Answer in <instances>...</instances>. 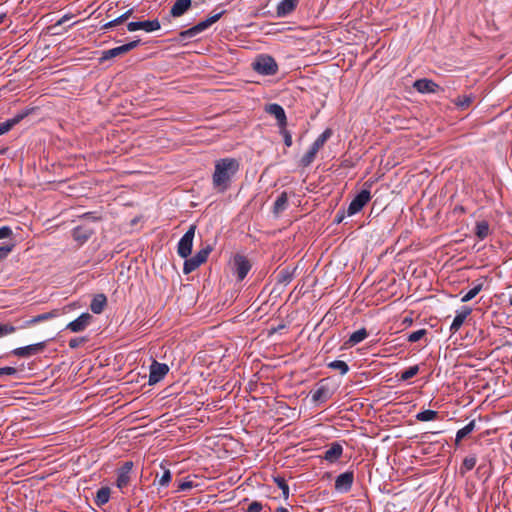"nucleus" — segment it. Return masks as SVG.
Here are the masks:
<instances>
[{"label":"nucleus","mask_w":512,"mask_h":512,"mask_svg":"<svg viewBox=\"0 0 512 512\" xmlns=\"http://www.w3.org/2000/svg\"><path fill=\"white\" fill-rule=\"evenodd\" d=\"M240 163L235 158H222L215 162V169L212 175L213 188L224 193L230 186L233 177L238 173Z\"/></svg>","instance_id":"nucleus-1"},{"label":"nucleus","mask_w":512,"mask_h":512,"mask_svg":"<svg viewBox=\"0 0 512 512\" xmlns=\"http://www.w3.org/2000/svg\"><path fill=\"white\" fill-rule=\"evenodd\" d=\"M255 72L265 76L275 75L278 71V65L275 59L269 55H259L252 63Z\"/></svg>","instance_id":"nucleus-2"},{"label":"nucleus","mask_w":512,"mask_h":512,"mask_svg":"<svg viewBox=\"0 0 512 512\" xmlns=\"http://www.w3.org/2000/svg\"><path fill=\"white\" fill-rule=\"evenodd\" d=\"M225 12H226L225 10H222V11H220L218 13H215L214 15L208 17L206 20L200 21L195 26H193V27H191V28H189V29H187L185 31L180 32L179 33V40H185V39H188V38L195 37L196 35H198L202 31H204L205 29L210 27L212 24L217 22L224 15Z\"/></svg>","instance_id":"nucleus-3"},{"label":"nucleus","mask_w":512,"mask_h":512,"mask_svg":"<svg viewBox=\"0 0 512 512\" xmlns=\"http://www.w3.org/2000/svg\"><path fill=\"white\" fill-rule=\"evenodd\" d=\"M212 251V247L207 245L199 250L192 258L186 259L183 266L184 274H189L196 270L201 264L207 261V258Z\"/></svg>","instance_id":"nucleus-4"},{"label":"nucleus","mask_w":512,"mask_h":512,"mask_svg":"<svg viewBox=\"0 0 512 512\" xmlns=\"http://www.w3.org/2000/svg\"><path fill=\"white\" fill-rule=\"evenodd\" d=\"M195 230L196 225H191L178 242L177 252L180 257L187 259L191 254Z\"/></svg>","instance_id":"nucleus-5"},{"label":"nucleus","mask_w":512,"mask_h":512,"mask_svg":"<svg viewBox=\"0 0 512 512\" xmlns=\"http://www.w3.org/2000/svg\"><path fill=\"white\" fill-rule=\"evenodd\" d=\"M139 44H140V40L138 39V40H133L124 45L105 50L102 52V55L99 58V60L101 63H103L106 60H110L115 57L122 56V55L128 53L129 51L133 50L134 48H136Z\"/></svg>","instance_id":"nucleus-6"},{"label":"nucleus","mask_w":512,"mask_h":512,"mask_svg":"<svg viewBox=\"0 0 512 512\" xmlns=\"http://www.w3.org/2000/svg\"><path fill=\"white\" fill-rule=\"evenodd\" d=\"M371 194L368 189L361 190L351 201L348 206L347 214L352 216L362 210V208L370 201Z\"/></svg>","instance_id":"nucleus-7"},{"label":"nucleus","mask_w":512,"mask_h":512,"mask_svg":"<svg viewBox=\"0 0 512 512\" xmlns=\"http://www.w3.org/2000/svg\"><path fill=\"white\" fill-rule=\"evenodd\" d=\"M251 269V263L247 257L237 254L233 259V270L238 281H242Z\"/></svg>","instance_id":"nucleus-8"},{"label":"nucleus","mask_w":512,"mask_h":512,"mask_svg":"<svg viewBox=\"0 0 512 512\" xmlns=\"http://www.w3.org/2000/svg\"><path fill=\"white\" fill-rule=\"evenodd\" d=\"M161 25L158 19L154 20H145V21H135L129 22L127 24V29L130 32L137 30H144L145 32H153L155 30L160 29Z\"/></svg>","instance_id":"nucleus-9"},{"label":"nucleus","mask_w":512,"mask_h":512,"mask_svg":"<svg viewBox=\"0 0 512 512\" xmlns=\"http://www.w3.org/2000/svg\"><path fill=\"white\" fill-rule=\"evenodd\" d=\"M168 371L169 367L166 364L154 361L150 366L149 384L153 385L161 381Z\"/></svg>","instance_id":"nucleus-10"},{"label":"nucleus","mask_w":512,"mask_h":512,"mask_svg":"<svg viewBox=\"0 0 512 512\" xmlns=\"http://www.w3.org/2000/svg\"><path fill=\"white\" fill-rule=\"evenodd\" d=\"M46 347L45 342H39L36 344L28 345L25 347H19L14 349L11 353L21 358H28L42 352Z\"/></svg>","instance_id":"nucleus-11"},{"label":"nucleus","mask_w":512,"mask_h":512,"mask_svg":"<svg viewBox=\"0 0 512 512\" xmlns=\"http://www.w3.org/2000/svg\"><path fill=\"white\" fill-rule=\"evenodd\" d=\"M354 482V472L346 471L339 476H337L335 480V489L339 492H349L352 488Z\"/></svg>","instance_id":"nucleus-12"},{"label":"nucleus","mask_w":512,"mask_h":512,"mask_svg":"<svg viewBox=\"0 0 512 512\" xmlns=\"http://www.w3.org/2000/svg\"><path fill=\"white\" fill-rule=\"evenodd\" d=\"M92 315L89 313L81 314L77 319L67 324L66 329L78 333L84 331L87 326L91 323Z\"/></svg>","instance_id":"nucleus-13"},{"label":"nucleus","mask_w":512,"mask_h":512,"mask_svg":"<svg viewBox=\"0 0 512 512\" xmlns=\"http://www.w3.org/2000/svg\"><path fill=\"white\" fill-rule=\"evenodd\" d=\"M133 468L132 461H126L119 469L116 485L119 489H123L128 486L130 482V472Z\"/></svg>","instance_id":"nucleus-14"},{"label":"nucleus","mask_w":512,"mask_h":512,"mask_svg":"<svg viewBox=\"0 0 512 512\" xmlns=\"http://www.w3.org/2000/svg\"><path fill=\"white\" fill-rule=\"evenodd\" d=\"M265 110L267 113L276 118L279 128L287 126V117L281 105L277 103L269 104Z\"/></svg>","instance_id":"nucleus-15"},{"label":"nucleus","mask_w":512,"mask_h":512,"mask_svg":"<svg viewBox=\"0 0 512 512\" xmlns=\"http://www.w3.org/2000/svg\"><path fill=\"white\" fill-rule=\"evenodd\" d=\"M94 232L93 228L86 224H82L73 229L72 236L75 241L83 244L94 234Z\"/></svg>","instance_id":"nucleus-16"},{"label":"nucleus","mask_w":512,"mask_h":512,"mask_svg":"<svg viewBox=\"0 0 512 512\" xmlns=\"http://www.w3.org/2000/svg\"><path fill=\"white\" fill-rule=\"evenodd\" d=\"M413 86L420 93H436L441 89L437 83L426 78L416 80Z\"/></svg>","instance_id":"nucleus-17"},{"label":"nucleus","mask_w":512,"mask_h":512,"mask_svg":"<svg viewBox=\"0 0 512 512\" xmlns=\"http://www.w3.org/2000/svg\"><path fill=\"white\" fill-rule=\"evenodd\" d=\"M343 453V447L339 442H333L324 452L323 459L330 463L336 462Z\"/></svg>","instance_id":"nucleus-18"},{"label":"nucleus","mask_w":512,"mask_h":512,"mask_svg":"<svg viewBox=\"0 0 512 512\" xmlns=\"http://www.w3.org/2000/svg\"><path fill=\"white\" fill-rule=\"evenodd\" d=\"M299 0H282L276 9L278 17H286L291 14L297 7Z\"/></svg>","instance_id":"nucleus-19"},{"label":"nucleus","mask_w":512,"mask_h":512,"mask_svg":"<svg viewBox=\"0 0 512 512\" xmlns=\"http://www.w3.org/2000/svg\"><path fill=\"white\" fill-rule=\"evenodd\" d=\"M192 6L191 0H176L170 10L172 17H180L185 14Z\"/></svg>","instance_id":"nucleus-20"},{"label":"nucleus","mask_w":512,"mask_h":512,"mask_svg":"<svg viewBox=\"0 0 512 512\" xmlns=\"http://www.w3.org/2000/svg\"><path fill=\"white\" fill-rule=\"evenodd\" d=\"M471 312L472 309L470 307H463V310L455 316L450 326V332L452 334L456 333L461 328L464 321L471 314Z\"/></svg>","instance_id":"nucleus-21"},{"label":"nucleus","mask_w":512,"mask_h":512,"mask_svg":"<svg viewBox=\"0 0 512 512\" xmlns=\"http://www.w3.org/2000/svg\"><path fill=\"white\" fill-rule=\"evenodd\" d=\"M331 397L330 389L327 385L320 384L312 391V400L314 402H326Z\"/></svg>","instance_id":"nucleus-22"},{"label":"nucleus","mask_w":512,"mask_h":512,"mask_svg":"<svg viewBox=\"0 0 512 512\" xmlns=\"http://www.w3.org/2000/svg\"><path fill=\"white\" fill-rule=\"evenodd\" d=\"M107 305V298L104 294H97L93 297L90 309L95 314H100Z\"/></svg>","instance_id":"nucleus-23"},{"label":"nucleus","mask_w":512,"mask_h":512,"mask_svg":"<svg viewBox=\"0 0 512 512\" xmlns=\"http://www.w3.org/2000/svg\"><path fill=\"white\" fill-rule=\"evenodd\" d=\"M59 315V310L55 309L46 313L39 314L37 316L32 317L31 319L27 320L25 322V326H32L37 323L50 320L52 318H55Z\"/></svg>","instance_id":"nucleus-24"},{"label":"nucleus","mask_w":512,"mask_h":512,"mask_svg":"<svg viewBox=\"0 0 512 512\" xmlns=\"http://www.w3.org/2000/svg\"><path fill=\"white\" fill-rule=\"evenodd\" d=\"M27 116V113H20L7 121L0 123V135H3L10 131L15 125Z\"/></svg>","instance_id":"nucleus-25"},{"label":"nucleus","mask_w":512,"mask_h":512,"mask_svg":"<svg viewBox=\"0 0 512 512\" xmlns=\"http://www.w3.org/2000/svg\"><path fill=\"white\" fill-rule=\"evenodd\" d=\"M476 96L474 94H468V95H460L456 99L453 100V103L455 106L460 110H465L469 108L472 103L474 102Z\"/></svg>","instance_id":"nucleus-26"},{"label":"nucleus","mask_w":512,"mask_h":512,"mask_svg":"<svg viewBox=\"0 0 512 512\" xmlns=\"http://www.w3.org/2000/svg\"><path fill=\"white\" fill-rule=\"evenodd\" d=\"M288 206V194L286 191H283L275 200L273 212L274 214L278 215L284 210H286Z\"/></svg>","instance_id":"nucleus-27"},{"label":"nucleus","mask_w":512,"mask_h":512,"mask_svg":"<svg viewBox=\"0 0 512 512\" xmlns=\"http://www.w3.org/2000/svg\"><path fill=\"white\" fill-rule=\"evenodd\" d=\"M110 493H111V490L109 487L105 486V487H101L98 491H97V494H96V497H95V504L98 506V507H101L103 505H105L106 503H108L109 499H110Z\"/></svg>","instance_id":"nucleus-28"},{"label":"nucleus","mask_w":512,"mask_h":512,"mask_svg":"<svg viewBox=\"0 0 512 512\" xmlns=\"http://www.w3.org/2000/svg\"><path fill=\"white\" fill-rule=\"evenodd\" d=\"M367 336H368L367 330L365 328H361V329L353 332L345 344L350 347L354 346V345L360 343L361 341H363Z\"/></svg>","instance_id":"nucleus-29"},{"label":"nucleus","mask_w":512,"mask_h":512,"mask_svg":"<svg viewBox=\"0 0 512 512\" xmlns=\"http://www.w3.org/2000/svg\"><path fill=\"white\" fill-rule=\"evenodd\" d=\"M294 271L295 269L290 270L289 268H283L280 270L276 276L277 283L284 285L289 284L294 277Z\"/></svg>","instance_id":"nucleus-30"},{"label":"nucleus","mask_w":512,"mask_h":512,"mask_svg":"<svg viewBox=\"0 0 512 512\" xmlns=\"http://www.w3.org/2000/svg\"><path fill=\"white\" fill-rule=\"evenodd\" d=\"M475 420H471L465 427L461 428L456 433L455 444L459 445L462 439L469 435L475 429Z\"/></svg>","instance_id":"nucleus-31"},{"label":"nucleus","mask_w":512,"mask_h":512,"mask_svg":"<svg viewBox=\"0 0 512 512\" xmlns=\"http://www.w3.org/2000/svg\"><path fill=\"white\" fill-rule=\"evenodd\" d=\"M490 232L489 223L485 220L478 221L475 226V235L480 239H485Z\"/></svg>","instance_id":"nucleus-32"},{"label":"nucleus","mask_w":512,"mask_h":512,"mask_svg":"<svg viewBox=\"0 0 512 512\" xmlns=\"http://www.w3.org/2000/svg\"><path fill=\"white\" fill-rule=\"evenodd\" d=\"M318 152V150L311 146L310 149L300 159L299 165L303 168L310 166L315 160Z\"/></svg>","instance_id":"nucleus-33"},{"label":"nucleus","mask_w":512,"mask_h":512,"mask_svg":"<svg viewBox=\"0 0 512 512\" xmlns=\"http://www.w3.org/2000/svg\"><path fill=\"white\" fill-rule=\"evenodd\" d=\"M332 130L330 128H327L325 131H323L318 138L312 143V147H314L316 150H320L324 144L327 142V140L331 137Z\"/></svg>","instance_id":"nucleus-34"},{"label":"nucleus","mask_w":512,"mask_h":512,"mask_svg":"<svg viewBox=\"0 0 512 512\" xmlns=\"http://www.w3.org/2000/svg\"><path fill=\"white\" fill-rule=\"evenodd\" d=\"M476 462L477 459L474 455L465 457L460 467V474L464 475L466 472L472 470L475 467Z\"/></svg>","instance_id":"nucleus-35"},{"label":"nucleus","mask_w":512,"mask_h":512,"mask_svg":"<svg viewBox=\"0 0 512 512\" xmlns=\"http://www.w3.org/2000/svg\"><path fill=\"white\" fill-rule=\"evenodd\" d=\"M273 479H274V483L278 486L279 489H281L283 498L288 499L289 486L286 482V479L281 475H277Z\"/></svg>","instance_id":"nucleus-36"},{"label":"nucleus","mask_w":512,"mask_h":512,"mask_svg":"<svg viewBox=\"0 0 512 512\" xmlns=\"http://www.w3.org/2000/svg\"><path fill=\"white\" fill-rule=\"evenodd\" d=\"M438 412L434 410H423L416 414V419L421 422L433 421L437 419Z\"/></svg>","instance_id":"nucleus-37"},{"label":"nucleus","mask_w":512,"mask_h":512,"mask_svg":"<svg viewBox=\"0 0 512 512\" xmlns=\"http://www.w3.org/2000/svg\"><path fill=\"white\" fill-rule=\"evenodd\" d=\"M328 368L338 370L341 375H345L349 371V366L342 360H335L328 364Z\"/></svg>","instance_id":"nucleus-38"},{"label":"nucleus","mask_w":512,"mask_h":512,"mask_svg":"<svg viewBox=\"0 0 512 512\" xmlns=\"http://www.w3.org/2000/svg\"><path fill=\"white\" fill-rule=\"evenodd\" d=\"M483 288V283H477L471 290H469L461 299L462 302H468L476 297Z\"/></svg>","instance_id":"nucleus-39"},{"label":"nucleus","mask_w":512,"mask_h":512,"mask_svg":"<svg viewBox=\"0 0 512 512\" xmlns=\"http://www.w3.org/2000/svg\"><path fill=\"white\" fill-rule=\"evenodd\" d=\"M418 372H419V366L418 365L411 366V367L407 368L406 370H404L401 373L400 380L408 381L409 379H411L414 376H416L418 374Z\"/></svg>","instance_id":"nucleus-40"},{"label":"nucleus","mask_w":512,"mask_h":512,"mask_svg":"<svg viewBox=\"0 0 512 512\" xmlns=\"http://www.w3.org/2000/svg\"><path fill=\"white\" fill-rule=\"evenodd\" d=\"M15 247L14 243H5L0 246V261L8 257Z\"/></svg>","instance_id":"nucleus-41"},{"label":"nucleus","mask_w":512,"mask_h":512,"mask_svg":"<svg viewBox=\"0 0 512 512\" xmlns=\"http://www.w3.org/2000/svg\"><path fill=\"white\" fill-rule=\"evenodd\" d=\"M79 218L83 221H88V222H97V221L102 220V217L100 215H98L97 212H86V213L82 214L81 216H79Z\"/></svg>","instance_id":"nucleus-42"},{"label":"nucleus","mask_w":512,"mask_h":512,"mask_svg":"<svg viewBox=\"0 0 512 512\" xmlns=\"http://www.w3.org/2000/svg\"><path fill=\"white\" fill-rule=\"evenodd\" d=\"M427 333V330L426 329H420V330H417V331H414L412 333H410L407 337L408 341L409 342H417L419 341L423 336H425Z\"/></svg>","instance_id":"nucleus-43"},{"label":"nucleus","mask_w":512,"mask_h":512,"mask_svg":"<svg viewBox=\"0 0 512 512\" xmlns=\"http://www.w3.org/2000/svg\"><path fill=\"white\" fill-rule=\"evenodd\" d=\"M280 134L283 137L284 144L286 147L292 146V135L291 133L286 129V126H283V128H280Z\"/></svg>","instance_id":"nucleus-44"},{"label":"nucleus","mask_w":512,"mask_h":512,"mask_svg":"<svg viewBox=\"0 0 512 512\" xmlns=\"http://www.w3.org/2000/svg\"><path fill=\"white\" fill-rule=\"evenodd\" d=\"M476 473L481 477L484 476L486 481L491 476V468L487 467L485 464H481L478 466Z\"/></svg>","instance_id":"nucleus-45"},{"label":"nucleus","mask_w":512,"mask_h":512,"mask_svg":"<svg viewBox=\"0 0 512 512\" xmlns=\"http://www.w3.org/2000/svg\"><path fill=\"white\" fill-rule=\"evenodd\" d=\"M16 328L10 324H0V338L15 332Z\"/></svg>","instance_id":"nucleus-46"},{"label":"nucleus","mask_w":512,"mask_h":512,"mask_svg":"<svg viewBox=\"0 0 512 512\" xmlns=\"http://www.w3.org/2000/svg\"><path fill=\"white\" fill-rule=\"evenodd\" d=\"M171 481V473L169 470H165L159 479L160 486H167Z\"/></svg>","instance_id":"nucleus-47"},{"label":"nucleus","mask_w":512,"mask_h":512,"mask_svg":"<svg viewBox=\"0 0 512 512\" xmlns=\"http://www.w3.org/2000/svg\"><path fill=\"white\" fill-rule=\"evenodd\" d=\"M85 341H86V339L84 337L72 338L69 341V347L71 349H75V348L79 347L81 344H83Z\"/></svg>","instance_id":"nucleus-48"},{"label":"nucleus","mask_w":512,"mask_h":512,"mask_svg":"<svg viewBox=\"0 0 512 512\" xmlns=\"http://www.w3.org/2000/svg\"><path fill=\"white\" fill-rule=\"evenodd\" d=\"M13 232L12 229L8 226L0 227V239L10 238Z\"/></svg>","instance_id":"nucleus-49"},{"label":"nucleus","mask_w":512,"mask_h":512,"mask_svg":"<svg viewBox=\"0 0 512 512\" xmlns=\"http://www.w3.org/2000/svg\"><path fill=\"white\" fill-rule=\"evenodd\" d=\"M263 506L258 501H253L247 508L246 512H261Z\"/></svg>","instance_id":"nucleus-50"},{"label":"nucleus","mask_w":512,"mask_h":512,"mask_svg":"<svg viewBox=\"0 0 512 512\" xmlns=\"http://www.w3.org/2000/svg\"><path fill=\"white\" fill-rule=\"evenodd\" d=\"M17 373V369L14 367H2L0 368V376L2 375H14Z\"/></svg>","instance_id":"nucleus-51"},{"label":"nucleus","mask_w":512,"mask_h":512,"mask_svg":"<svg viewBox=\"0 0 512 512\" xmlns=\"http://www.w3.org/2000/svg\"><path fill=\"white\" fill-rule=\"evenodd\" d=\"M194 487V483L192 481H181L178 485V489L180 491H186Z\"/></svg>","instance_id":"nucleus-52"},{"label":"nucleus","mask_w":512,"mask_h":512,"mask_svg":"<svg viewBox=\"0 0 512 512\" xmlns=\"http://www.w3.org/2000/svg\"><path fill=\"white\" fill-rule=\"evenodd\" d=\"M132 14H133V9L131 8L120 16L123 18L124 21H127L132 16Z\"/></svg>","instance_id":"nucleus-53"},{"label":"nucleus","mask_w":512,"mask_h":512,"mask_svg":"<svg viewBox=\"0 0 512 512\" xmlns=\"http://www.w3.org/2000/svg\"><path fill=\"white\" fill-rule=\"evenodd\" d=\"M125 21L123 20V18L121 16L115 18L114 20H112V25H114V27L118 26V25H121L123 24Z\"/></svg>","instance_id":"nucleus-54"},{"label":"nucleus","mask_w":512,"mask_h":512,"mask_svg":"<svg viewBox=\"0 0 512 512\" xmlns=\"http://www.w3.org/2000/svg\"><path fill=\"white\" fill-rule=\"evenodd\" d=\"M344 217H345L344 212H341V213H340V212H338V213L336 214V217H335V220H334V221H335L337 224H339V223H341V222L343 221Z\"/></svg>","instance_id":"nucleus-55"},{"label":"nucleus","mask_w":512,"mask_h":512,"mask_svg":"<svg viewBox=\"0 0 512 512\" xmlns=\"http://www.w3.org/2000/svg\"><path fill=\"white\" fill-rule=\"evenodd\" d=\"M113 27H114V25H112V21H109V22H107V23L103 24V25L100 27V30H101V31H106V30H108V29H110V28H113Z\"/></svg>","instance_id":"nucleus-56"},{"label":"nucleus","mask_w":512,"mask_h":512,"mask_svg":"<svg viewBox=\"0 0 512 512\" xmlns=\"http://www.w3.org/2000/svg\"><path fill=\"white\" fill-rule=\"evenodd\" d=\"M68 19H69V17L64 16V17H62V18H61V19L56 23V25H62V24H64Z\"/></svg>","instance_id":"nucleus-57"},{"label":"nucleus","mask_w":512,"mask_h":512,"mask_svg":"<svg viewBox=\"0 0 512 512\" xmlns=\"http://www.w3.org/2000/svg\"><path fill=\"white\" fill-rule=\"evenodd\" d=\"M5 18H6V14L0 13V24H2L4 22Z\"/></svg>","instance_id":"nucleus-58"},{"label":"nucleus","mask_w":512,"mask_h":512,"mask_svg":"<svg viewBox=\"0 0 512 512\" xmlns=\"http://www.w3.org/2000/svg\"><path fill=\"white\" fill-rule=\"evenodd\" d=\"M276 512H289V511L285 507H279V508H277Z\"/></svg>","instance_id":"nucleus-59"},{"label":"nucleus","mask_w":512,"mask_h":512,"mask_svg":"<svg viewBox=\"0 0 512 512\" xmlns=\"http://www.w3.org/2000/svg\"><path fill=\"white\" fill-rule=\"evenodd\" d=\"M509 304L512 306V295L509 298Z\"/></svg>","instance_id":"nucleus-60"},{"label":"nucleus","mask_w":512,"mask_h":512,"mask_svg":"<svg viewBox=\"0 0 512 512\" xmlns=\"http://www.w3.org/2000/svg\"><path fill=\"white\" fill-rule=\"evenodd\" d=\"M284 327H285L284 325H280V326L278 327V329H282V328H284Z\"/></svg>","instance_id":"nucleus-61"}]
</instances>
